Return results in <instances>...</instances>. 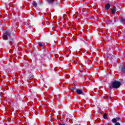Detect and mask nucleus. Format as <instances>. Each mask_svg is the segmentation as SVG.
<instances>
[{
  "instance_id": "f03ea898",
  "label": "nucleus",
  "mask_w": 125,
  "mask_h": 125,
  "mask_svg": "<svg viewBox=\"0 0 125 125\" xmlns=\"http://www.w3.org/2000/svg\"><path fill=\"white\" fill-rule=\"evenodd\" d=\"M10 35H11V33L10 31H6L5 33H4L2 36L3 40L5 41L7 38H10Z\"/></svg>"
},
{
  "instance_id": "f257e3e1",
  "label": "nucleus",
  "mask_w": 125,
  "mask_h": 125,
  "mask_svg": "<svg viewBox=\"0 0 125 125\" xmlns=\"http://www.w3.org/2000/svg\"><path fill=\"white\" fill-rule=\"evenodd\" d=\"M111 84L113 88H119L121 86V82L115 81L111 82Z\"/></svg>"
},
{
  "instance_id": "7ed1b4c3",
  "label": "nucleus",
  "mask_w": 125,
  "mask_h": 125,
  "mask_svg": "<svg viewBox=\"0 0 125 125\" xmlns=\"http://www.w3.org/2000/svg\"><path fill=\"white\" fill-rule=\"evenodd\" d=\"M112 123H117V122H121V118L120 117H117L112 120Z\"/></svg>"
},
{
  "instance_id": "39448f33",
  "label": "nucleus",
  "mask_w": 125,
  "mask_h": 125,
  "mask_svg": "<svg viewBox=\"0 0 125 125\" xmlns=\"http://www.w3.org/2000/svg\"><path fill=\"white\" fill-rule=\"evenodd\" d=\"M111 7V5L109 3H107L105 6V9L106 10H109L110 9V7Z\"/></svg>"
},
{
  "instance_id": "ddd939ff",
  "label": "nucleus",
  "mask_w": 125,
  "mask_h": 125,
  "mask_svg": "<svg viewBox=\"0 0 125 125\" xmlns=\"http://www.w3.org/2000/svg\"><path fill=\"white\" fill-rule=\"evenodd\" d=\"M48 3H52L54 2V0H48Z\"/></svg>"
},
{
  "instance_id": "6ab92c4d",
  "label": "nucleus",
  "mask_w": 125,
  "mask_h": 125,
  "mask_svg": "<svg viewBox=\"0 0 125 125\" xmlns=\"http://www.w3.org/2000/svg\"><path fill=\"white\" fill-rule=\"evenodd\" d=\"M60 125H65V124H60Z\"/></svg>"
},
{
  "instance_id": "412c9836",
  "label": "nucleus",
  "mask_w": 125,
  "mask_h": 125,
  "mask_svg": "<svg viewBox=\"0 0 125 125\" xmlns=\"http://www.w3.org/2000/svg\"><path fill=\"white\" fill-rule=\"evenodd\" d=\"M72 6H73V5H74V4H73V3H72Z\"/></svg>"
},
{
  "instance_id": "2eb2a0df",
  "label": "nucleus",
  "mask_w": 125,
  "mask_h": 125,
  "mask_svg": "<svg viewBox=\"0 0 125 125\" xmlns=\"http://www.w3.org/2000/svg\"><path fill=\"white\" fill-rule=\"evenodd\" d=\"M73 62H74L75 65H77L78 64V62H77V61H73Z\"/></svg>"
},
{
  "instance_id": "aec40b11",
  "label": "nucleus",
  "mask_w": 125,
  "mask_h": 125,
  "mask_svg": "<svg viewBox=\"0 0 125 125\" xmlns=\"http://www.w3.org/2000/svg\"><path fill=\"white\" fill-rule=\"evenodd\" d=\"M69 66H72V63H70V64H69Z\"/></svg>"
},
{
  "instance_id": "9d476101",
  "label": "nucleus",
  "mask_w": 125,
  "mask_h": 125,
  "mask_svg": "<svg viewBox=\"0 0 125 125\" xmlns=\"http://www.w3.org/2000/svg\"><path fill=\"white\" fill-rule=\"evenodd\" d=\"M120 21L121 22H122V23H125V18H122L120 19Z\"/></svg>"
},
{
  "instance_id": "9b49d317",
  "label": "nucleus",
  "mask_w": 125,
  "mask_h": 125,
  "mask_svg": "<svg viewBox=\"0 0 125 125\" xmlns=\"http://www.w3.org/2000/svg\"><path fill=\"white\" fill-rule=\"evenodd\" d=\"M78 16H79V13L77 12L75 13V14H74V17L75 18H78Z\"/></svg>"
},
{
  "instance_id": "1a4fd4ad",
  "label": "nucleus",
  "mask_w": 125,
  "mask_h": 125,
  "mask_svg": "<svg viewBox=\"0 0 125 125\" xmlns=\"http://www.w3.org/2000/svg\"><path fill=\"white\" fill-rule=\"evenodd\" d=\"M33 6H35V7H37V6H38V3H37L36 1H34L33 2Z\"/></svg>"
},
{
  "instance_id": "423d86ee",
  "label": "nucleus",
  "mask_w": 125,
  "mask_h": 125,
  "mask_svg": "<svg viewBox=\"0 0 125 125\" xmlns=\"http://www.w3.org/2000/svg\"><path fill=\"white\" fill-rule=\"evenodd\" d=\"M76 92L77 94H83V91L81 89L76 90Z\"/></svg>"
},
{
  "instance_id": "20e7f679",
  "label": "nucleus",
  "mask_w": 125,
  "mask_h": 125,
  "mask_svg": "<svg viewBox=\"0 0 125 125\" xmlns=\"http://www.w3.org/2000/svg\"><path fill=\"white\" fill-rule=\"evenodd\" d=\"M73 29H76L77 30H79V29H80V25H79L77 23H74L73 25Z\"/></svg>"
},
{
  "instance_id": "dca6fc26",
  "label": "nucleus",
  "mask_w": 125,
  "mask_h": 125,
  "mask_svg": "<svg viewBox=\"0 0 125 125\" xmlns=\"http://www.w3.org/2000/svg\"><path fill=\"white\" fill-rule=\"evenodd\" d=\"M71 89L72 90H75L76 89V87H72Z\"/></svg>"
},
{
  "instance_id": "f3484780",
  "label": "nucleus",
  "mask_w": 125,
  "mask_h": 125,
  "mask_svg": "<svg viewBox=\"0 0 125 125\" xmlns=\"http://www.w3.org/2000/svg\"><path fill=\"white\" fill-rule=\"evenodd\" d=\"M115 125H121V124H120V123H119V122H116V123L115 124Z\"/></svg>"
},
{
  "instance_id": "6e6552de",
  "label": "nucleus",
  "mask_w": 125,
  "mask_h": 125,
  "mask_svg": "<svg viewBox=\"0 0 125 125\" xmlns=\"http://www.w3.org/2000/svg\"><path fill=\"white\" fill-rule=\"evenodd\" d=\"M44 45V43H43L42 42H39L38 43V45L40 46V47H42Z\"/></svg>"
},
{
  "instance_id": "a211bd4d",
  "label": "nucleus",
  "mask_w": 125,
  "mask_h": 125,
  "mask_svg": "<svg viewBox=\"0 0 125 125\" xmlns=\"http://www.w3.org/2000/svg\"><path fill=\"white\" fill-rule=\"evenodd\" d=\"M33 78H34V75H32L31 77L29 78V80L33 79Z\"/></svg>"
},
{
  "instance_id": "0eeeda50",
  "label": "nucleus",
  "mask_w": 125,
  "mask_h": 125,
  "mask_svg": "<svg viewBox=\"0 0 125 125\" xmlns=\"http://www.w3.org/2000/svg\"><path fill=\"white\" fill-rule=\"evenodd\" d=\"M111 13L113 14V15H115V13H116V7H114L112 9H111Z\"/></svg>"
},
{
  "instance_id": "4468645a",
  "label": "nucleus",
  "mask_w": 125,
  "mask_h": 125,
  "mask_svg": "<svg viewBox=\"0 0 125 125\" xmlns=\"http://www.w3.org/2000/svg\"><path fill=\"white\" fill-rule=\"evenodd\" d=\"M103 117H104V119H107V114H104Z\"/></svg>"
},
{
  "instance_id": "f8f14e48",
  "label": "nucleus",
  "mask_w": 125,
  "mask_h": 125,
  "mask_svg": "<svg viewBox=\"0 0 125 125\" xmlns=\"http://www.w3.org/2000/svg\"><path fill=\"white\" fill-rule=\"evenodd\" d=\"M121 71H122V72H125V66H122V67L121 68Z\"/></svg>"
}]
</instances>
